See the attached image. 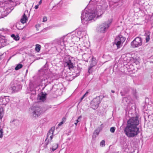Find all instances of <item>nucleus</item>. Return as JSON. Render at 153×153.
<instances>
[{
    "instance_id": "31",
    "label": "nucleus",
    "mask_w": 153,
    "mask_h": 153,
    "mask_svg": "<svg viewBox=\"0 0 153 153\" xmlns=\"http://www.w3.org/2000/svg\"><path fill=\"white\" fill-rule=\"evenodd\" d=\"M62 76L63 78H66L67 77V75L65 71H63L62 73Z\"/></svg>"
},
{
    "instance_id": "13",
    "label": "nucleus",
    "mask_w": 153,
    "mask_h": 153,
    "mask_svg": "<svg viewBox=\"0 0 153 153\" xmlns=\"http://www.w3.org/2000/svg\"><path fill=\"white\" fill-rule=\"evenodd\" d=\"M46 94H44L43 93L42 94H39L38 96L37 100L40 101L44 102L46 99Z\"/></svg>"
},
{
    "instance_id": "19",
    "label": "nucleus",
    "mask_w": 153,
    "mask_h": 153,
    "mask_svg": "<svg viewBox=\"0 0 153 153\" xmlns=\"http://www.w3.org/2000/svg\"><path fill=\"white\" fill-rule=\"evenodd\" d=\"M82 58L83 60L86 62H88L89 58V55L88 54L84 53L82 55Z\"/></svg>"
},
{
    "instance_id": "29",
    "label": "nucleus",
    "mask_w": 153,
    "mask_h": 153,
    "mask_svg": "<svg viewBox=\"0 0 153 153\" xmlns=\"http://www.w3.org/2000/svg\"><path fill=\"white\" fill-rule=\"evenodd\" d=\"M23 67V65L21 64H19L17 65L15 68V69L16 70H18L22 68Z\"/></svg>"
},
{
    "instance_id": "10",
    "label": "nucleus",
    "mask_w": 153,
    "mask_h": 153,
    "mask_svg": "<svg viewBox=\"0 0 153 153\" xmlns=\"http://www.w3.org/2000/svg\"><path fill=\"white\" fill-rule=\"evenodd\" d=\"M125 38L121 35L116 37L114 42L116 44L117 48L120 47L121 44L123 43L125 41Z\"/></svg>"
},
{
    "instance_id": "8",
    "label": "nucleus",
    "mask_w": 153,
    "mask_h": 153,
    "mask_svg": "<svg viewBox=\"0 0 153 153\" xmlns=\"http://www.w3.org/2000/svg\"><path fill=\"white\" fill-rule=\"evenodd\" d=\"M17 81H12L11 83V88L14 92H16L21 89L22 86L19 83H17Z\"/></svg>"
},
{
    "instance_id": "23",
    "label": "nucleus",
    "mask_w": 153,
    "mask_h": 153,
    "mask_svg": "<svg viewBox=\"0 0 153 153\" xmlns=\"http://www.w3.org/2000/svg\"><path fill=\"white\" fill-rule=\"evenodd\" d=\"M100 131L98 129H96L94 131L93 135V138H96L97 136L99 134Z\"/></svg>"
},
{
    "instance_id": "4",
    "label": "nucleus",
    "mask_w": 153,
    "mask_h": 153,
    "mask_svg": "<svg viewBox=\"0 0 153 153\" xmlns=\"http://www.w3.org/2000/svg\"><path fill=\"white\" fill-rule=\"evenodd\" d=\"M30 113L33 117H38L43 112L42 108L38 105H34L30 108Z\"/></svg>"
},
{
    "instance_id": "14",
    "label": "nucleus",
    "mask_w": 153,
    "mask_h": 153,
    "mask_svg": "<svg viewBox=\"0 0 153 153\" xmlns=\"http://www.w3.org/2000/svg\"><path fill=\"white\" fill-rule=\"evenodd\" d=\"M90 65V67L88 68V72H89V70L94 66H95L97 63V62L96 60V59L95 58H92L91 60Z\"/></svg>"
},
{
    "instance_id": "38",
    "label": "nucleus",
    "mask_w": 153,
    "mask_h": 153,
    "mask_svg": "<svg viewBox=\"0 0 153 153\" xmlns=\"http://www.w3.org/2000/svg\"><path fill=\"white\" fill-rule=\"evenodd\" d=\"M3 55V54L0 55V60L2 59V57Z\"/></svg>"
},
{
    "instance_id": "3",
    "label": "nucleus",
    "mask_w": 153,
    "mask_h": 153,
    "mask_svg": "<svg viewBox=\"0 0 153 153\" xmlns=\"http://www.w3.org/2000/svg\"><path fill=\"white\" fill-rule=\"evenodd\" d=\"M71 39V37L66 35L60 38L56 39L54 41V43L56 45V47H57L60 48H64L66 46Z\"/></svg>"
},
{
    "instance_id": "35",
    "label": "nucleus",
    "mask_w": 153,
    "mask_h": 153,
    "mask_svg": "<svg viewBox=\"0 0 153 153\" xmlns=\"http://www.w3.org/2000/svg\"><path fill=\"white\" fill-rule=\"evenodd\" d=\"M83 32H84V31H82V30H80V28H79V30L78 32H77V34H78V35H80L81 33Z\"/></svg>"
},
{
    "instance_id": "20",
    "label": "nucleus",
    "mask_w": 153,
    "mask_h": 153,
    "mask_svg": "<svg viewBox=\"0 0 153 153\" xmlns=\"http://www.w3.org/2000/svg\"><path fill=\"white\" fill-rule=\"evenodd\" d=\"M71 37V39L72 40V41L74 42H77L79 41L80 39L79 37H77L76 36H70Z\"/></svg>"
},
{
    "instance_id": "2",
    "label": "nucleus",
    "mask_w": 153,
    "mask_h": 153,
    "mask_svg": "<svg viewBox=\"0 0 153 153\" xmlns=\"http://www.w3.org/2000/svg\"><path fill=\"white\" fill-rule=\"evenodd\" d=\"M139 123V120L137 117H131L127 121L124 131L128 137H135L139 133V129L137 127Z\"/></svg>"
},
{
    "instance_id": "22",
    "label": "nucleus",
    "mask_w": 153,
    "mask_h": 153,
    "mask_svg": "<svg viewBox=\"0 0 153 153\" xmlns=\"http://www.w3.org/2000/svg\"><path fill=\"white\" fill-rule=\"evenodd\" d=\"M58 147V144L57 143H55L53 144L52 148H51L50 149H51L53 151L55 150Z\"/></svg>"
},
{
    "instance_id": "21",
    "label": "nucleus",
    "mask_w": 153,
    "mask_h": 153,
    "mask_svg": "<svg viewBox=\"0 0 153 153\" xmlns=\"http://www.w3.org/2000/svg\"><path fill=\"white\" fill-rule=\"evenodd\" d=\"M30 90L31 91L30 97L31 98H33L36 94V90L35 89L31 90V89H30Z\"/></svg>"
},
{
    "instance_id": "1",
    "label": "nucleus",
    "mask_w": 153,
    "mask_h": 153,
    "mask_svg": "<svg viewBox=\"0 0 153 153\" xmlns=\"http://www.w3.org/2000/svg\"><path fill=\"white\" fill-rule=\"evenodd\" d=\"M101 0H91L90 3L93 2L94 7L82 11L81 18L82 24L87 25L90 21L99 17L101 15L102 7L100 2Z\"/></svg>"
},
{
    "instance_id": "17",
    "label": "nucleus",
    "mask_w": 153,
    "mask_h": 153,
    "mask_svg": "<svg viewBox=\"0 0 153 153\" xmlns=\"http://www.w3.org/2000/svg\"><path fill=\"white\" fill-rule=\"evenodd\" d=\"M7 103L6 101V99L5 97H1L0 98V105H6Z\"/></svg>"
},
{
    "instance_id": "32",
    "label": "nucleus",
    "mask_w": 153,
    "mask_h": 153,
    "mask_svg": "<svg viewBox=\"0 0 153 153\" xmlns=\"http://www.w3.org/2000/svg\"><path fill=\"white\" fill-rule=\"evenodd\" d=\"M116 128L115 127H112L110 129V131L112 133H114L115 130Z\"/></svg>"
},
{
    "instance_id": "6",
    "label": "nucleus",
    "mask_w": 153,
    "mask_h": 153,
    "mask_svg": "<svg viewBox=\"0 0 153 153\" xmlns=\"http://www.w3.org/2000/svg\"><path fill=\"white\" fill-rule=\"evenodd\" d=\"M55 129V127H52L48 131L47 134V138L45 141V143L44 147L45 148H47V146L50 142H51L52 141Z\"/></svg>"
},
{
    "instance_id": "30",
    "label": "nucleus",
    "mask_w": 153,
    "mask_h": 153,
    "mask_svg": "<svg viewBox=\"0 0 153 153\" xmlns=\"http://www.w3.org/2000/svg\"><path fill=\"white\" fill-rule=\"evenodd\" d=\"M3 135V130L2 128H0V138H1Z\"/></svg>"
},
{
    "instance_id": "41",
    "label": "nucleus",
    "mask_w": 153,
    "mask_h": 153,
    "mask_svg": "<svg viewBox=\"0 0 153 153\" xmlns=\"http://www.w3.org/2000/svg\"><path fill=\"white\" fill-rule=\"evenodd\" d=\"M42 2V0H40V1L39 2V4H41Z\"/></svg>"
},
{
    "instance_id": "43",
    "label": "nucleus",
    "mask_w": 153,
    "mask_h": 153,
    "mask_svg": "<svg viewBox=\"0 0 153 153\" xmlns=\"http://www.w3.org/2000/svg\"><path fill=\"white\" fill-rule=\"evenodd\" d=\"M88 93V91H87L86 93L84 94H85V96Z\"/></svg>"
},
{
    "instance_id": "39",
    "label": "nucleus",
    "mask_w": 153,
    "mask_h": 153,
    "mask_svg": "<svg viewBox=\"0 0 153 153\" xmlns=\"http://www.w3.org/2000/svg\"><path fill=\"white\" fill-rule=\"evenodd\" d=\"M39 7V6L38 5H36L35 7V8L36 9H37Z\"/></svg>"
},
{
    "instance_id": "24",
    "label": "nucleus",
    "mask_w": 153,
    "mask_h": 153,
    "mask_svg": "<svg viewBox=\"0 0 153 153\" xmlns=\"http://www.w3.org/2000/svg\"><path fill=\"white\" fill-rule=\"evenodd\" d=\"M41 45L39 44H36L35 48V51L37 52H39L41 49Z\"/></svg>"
},
{
    "instance_id": "12",
    "label": "nucleus",
    "mask_w": 153,
    "mask_h": 153,
    "mask_svg": "<svg viewBox=\"0 0 153 153\" xmlns=\"http://www.w3.org/2000/svg\"><path fill=\"white\" fill-rule=\"evenodd\" d=\"M40 79L42 84H44L45 86L43 89L47 85L48 83V79L49 78H47L46 75H44L43 76L40 77ZM49 83H50L49 82Z\"/></svg>"
},
{
    "instance_id": "26",
    "label": "nucleus",
    "mask_w": 153,
    "mask_h": 153,
    "mask_svg": "<svg viewBox=\"0 0 153 153\" xmlns=\"http://www.w3.org/2000/svg\"><path fill=\"white\" fill-rule=\"evenodd\" d=\"M10 123L15 126H17L19 123V121L16 120H13L10 121Z\"/></svg>"
},
{
    "instance_id": "47",
    "label": "nucleus",
    "mask_w": 153,
    "mask_h": 153,
    "mask_svg": "<svg viewBox=\"0 0 153 153\" xmlns=\"http://www.w3.org/2000/svg\"><path fill=\"white\" fill-rule=\"evenodd\" d=\"M27 70L26 72H27Z\"/></svg>"
},
{
    "instance_id": "15",
    "label": "nucleus",
    "mask_w": 153,
    "mask_h": 153,
    "mask_svg": "<svg viewBox=\"0 0 153 153\" xmlns=\"http://www.w3.org/2000/svg\"><path fill=\"white\" fill-rule=\"evenodd\" d=\"M0 44L2 47L6 45L7 44V40L4 38H0Z\"/></svg>"
},
{
    "instance_id": "36",
    "label": "nucleus",
    "mask_w": 153,
    "mask_h": 153,
    "mask_svg": "<svg viewBox=\"0 0 153 153\" xmlns=\"http://www.w3.org/2000/svg\"><path fill=\"white\" fill-rule=\"evenodd\" d=\"M47 20V19L46 17L44 16L43 17V22H45Z\"/></svg>"
},
{
    "instance_id": "9",
    "label": "nucleus",
    "mask_w": 153,
    "mask_h": 153,
    "mask_svg": "<svg viewBox=\"0 0 153 153\" xmlns=\"http://www.w3.org/2000/svg\"><path fill=\"white\" fill-rule=\"evenodd\" d=\"M131 45L133 48L138 47L142 44L141 39L140 37L135 38L131 43Z\"/></svg>"
},
{
    "instance_id": "40",
    "label": "nucleus",
    "mask_w": 153,
    "mask_h": 153,
    "mask_svg": "<svg viewBox=\"0 0 153 153\" xmlns=\"http://www.w3.org/2000/svg\"><path fill=\"white\" fill-rule=\"evenodd\" d=\"M63 123V122H60L58 124V126H60V125H61Z\"/></svg>"
},
{
    "instance_id": "16",
    "label": "nucleus",
    "mask_w": 153,
    "mask_h": 153,
    "mask_svg": "<svg viewBox=\"0 0 153 153\" xmlns=\"http://www.w3.org/2000/svg\"><path fill=\"white\" fill-rule=\"evenodd\" d=\"M10 11H8L7 9L5 10H4L1 12V16L0 17V18H3L8 15V14L10 12Z\"/></svg>"
},
{
    "instance_id": "48",
    "label": "nucleus",
    "mask_w": 153,
    "mask_h": 153,
    "mask_svg": "<svg viewBox=\"0 0 153 153\" xmlns=\"http://www.w3.org/2000/svg\"><path fill=\"white\" fill-rule=\"evenodd\" d=\"M120 93L121 94V93H122V92H120Z\"/></svg>"
},
{
    "instance_id": "33",
    "label": "nucleus",
    "mask_w": 153,
    "mask_h": 153,
    "mask_svg": "<svg viewBox=\"0 0 153 153\" xmlns=\"http://www.w3.org/2000/svg\"><path fill=\"white\" fill-rule=\"evenodd\" d=\"M100 145L102 146H104L105 145V141L104 140H102L100 143Z\"/></svg>"
},
{
    "instance_id": "28",
    "label": "nucleus",
    "mask_w": 153,
    "mask_h": 153,
    "mask_svg": "<svg viewBox=\"0 0 153 153\" xmlns=\"http://www.w3.org/2000/svg\"><path fill=\"white\" fill-rule=\"evenodd\" d=\"M82 117V116H80L78 117L77 119L76 120V122L74 123V124L76 125V126L78 123L81 121Z\"/></svg>"
},
{
    "instance_id": "5",
    "label": "nucleus",
    "mask_w": 153,
    "mask_h": 153,
    "mask_svg": "<svg viewBox=\"0 0 153 153\" xmlns=\"http://www.w3.org/2000/svg\"><path fill=\"white\" fill-rule=\"evenodd\" d=\"M112 21L111 19L107 21L100 25L97 28V31L102 33L106 32L111 23Z\"/></svg>"
},
{
    "instance_id": "27",
    "label": "nucleus",
    "mask_w": 153,
    "mask_h": 153,
    "mask_svg": "<svg viewBox=\"0 0 153 153\" xmlns=\"http://www.w3.org/2000/svg\"><path fill=\"white\" fill-rule=\"evenodd\" d=\"M11 36L12 38H13V39L15 40H19V37L17 35L16 36L14 34H12Z\"/></svg>"
},
{
    "instance_id": "18",
    "label": "nucleus",
    "mask_w": 153,
    "mask_h": 153,
    "mask_svg": "<svg viewBox=\"0 0 153 153\" xmlns=\"http://www.w3.org/2000/svg\"><path fill=\"white\" fill-rule=\"evenodd\" d=\"M26 12H25L24 14L22 16V18L21 19V22L22 24H24L27 21V17L25 14Z\"/></svg>"
},
{
    "instance_id": "11",
    "label": "nucleus",
    "mask_w": 153,
    "mask_h": 153,
    "mask_svg": "<svg viewBox=\"0 0 153 153\" xmlns=\"http://www.w3.org/2000/svg\"><path fill=\"white\" fill-rule=\"evenodd\" d=\"M64 65L65 67H67L70 70H71L74 68L73 64L69 57H67L65 58Z\"/></svg>"
},
{
    "instance_id": "37",
    "label": "nucleus",
    "mask_w": 153,
    "mask_h": 153,
    "mask_svg": "<svg viewBox=\"0 0 153 153\" xmlns=\"http://www.w3.org/2000/svg\"><path fill=\"white\" fill-rule=\"evenodd\" d=\"M85 97V94H84L82 97L81 98V101H82L83 99Z\"/></svg>"
},
{
    "instance_id": "25",
    "label": "nucleus",
    "mask_w": 153,
    "mask_h": 153,
    "mask_svg": "<svg viewBox=\"0 0 153 153\" xmlns=\"http://www.w3.org/2000/svg\"><path fill=\"white\" fill-rule=\"evenodd\" d=\"M4 114V109L3 108L1 107L0 108V120H1Z\"/></svg>"
},
{
    "instance_id": "42",
    "label": "nucleus",
    "mask_w": 153,
    "mask_h": 153,
    "mask_svg": "<svg viewBox=\"0 0 153 153\" xmlns=\"http://www.w3.org/2000/svg\"><path fill=\"white\" fill-rule=\"evenodd\" d=\"M111 92L113 93H114L115 92V91H114L113 90H111Z\"/></svg>"
},
{
    "instance_id": "34",
    "label": "nucleus",
    "mask_w": 153,
    "mask_h": 153,
    "mask_svg": "<svg viewBox=\"0 0 153 153\" xmlns=\"http://www.w3.org/2000/svg\"><path fill=\"white\" fill-rule=\"evenodd\" d=\"M150 39L149 36L148 35L146 38V42H149V39Z\"/></svg>"
},
{
    "instance_id": "44",
    "label": "nucleus",
    "mask_w": 153,
    "mask_h": 153,
    "mask_svg": "<svg viewBox=\"0 0 153 153\" xmlns=\"http://www.w3.org/2000/svg\"><path fill=\"white\" fill-rule=\"evenodd\" d=\"M12 56H10V58L8 59V61L11 58Z\"/></svg>"
},
{
    "instance_id": "46",
    "label": "nucleus",
    "mask_w": 153,
    "mask_h": 153,
    "mask_svg": "<svg viewBox=\"0 0 153 153\" xmlns=\"http://www.w3.org/2000/svg\"><path fill=\"white\" fill-rule=\"evenodd\" d=\"M2 47V46H1V44H0V48H1Z\"/></svg>"
},
{
    "instance_id": "45",
    "label": "nucleus",
    "mask_w": 153,
    "mask_h": 153,
    "mask_svg": "<svg viewBox=\"0 0 153 153\" xmlns=\"http://www.w3.org/2000/svg\"><path fill=\"white\" fill-rule=\"evenodd\" d=\"M126 99H127V98H123V100H126Z\"/></svg>"
},
{
    "instance_id": "7",
    "label": "nucleus",
    "mask_w": 153,
    "mask_h": 153,
    "mask_svg": "<svg viewBox=\"0 0 153 153\" xmlns=\"http://www.w3.org/2000/svg\"><path fill=\"white\" fill-rule=\"evenodd\" d=\"M101 101L100 96L94 98L91 102V107L94 109H96L98 107Z\"/></svg>"
}]
</instances>
